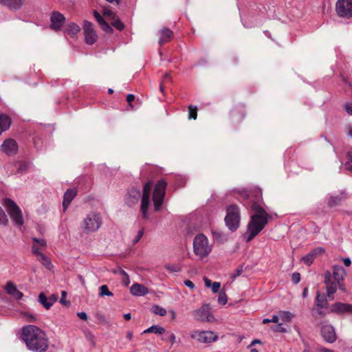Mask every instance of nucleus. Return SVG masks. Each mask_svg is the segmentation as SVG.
Listing matches in <instances>:
<instances>
[{"label":"nucleus","mask_w":352,"mask_h":352,"mask_svg":"<svg viewBox=\"0 0 352 352\" xmlns=\"http://www.w3.org/2000/svg\"><path fill=\"white\" fill-rule=\"evenodd\" d=\"M22 338L31 351L44 352L48 348V340L45 332L34 325L23 328Z\"/></svg>","instance_id":"1"},{"label":"nucleus","mask_w":352,"mask_h":352,"mask_svg":"<svg viewBox=\"0 0 352 352\" xmlns=\"http://www.w3.org/2000/svg\"><path fill=\"white\" fill-rule=\"evenodd\" d=\"M257 214L252 216L244 234L246 242H250L267 224L270 215L261 208H255Z\"/></svg>","instance_id":"2"},{"label":"nucleus","mask_w":352,"mask_h":352,"mask_svg":"<svg viewBox=\"0 0 352 352\" xmlns=\"http://www.w3.org/2000/svg\"><path fill=\"white\" fill-rule=\"evenodd\" d=\"M212 250V245L209 243L208 238L203 234H197L193 241V252L199 258H207Z\"/></svg>","instance_id":"3"},{"label":"nucleus","mask_w":352,"mask_h":352,"mask_svg":"<svg viewBox=\"0 0 352 352\" xmlns=\"http://www.w3.org/2000/svg\"><path fill=\"white\" fill-rule=\"evenodd\" d=\"M101 215L97 212L88 214L80 223V228L86 234L96 232L102 226Z\"/></svg>","instance_id":"4"},{"label":"nucleus","mask_w":352,"mask_h":352,"mask_svg":"<svg viewBox=\"0 0 352 352\" xmlns=\"http://www.w3.org/2000/svg\"><path fill=\"white\" fill-rule=\"evenodd\" d=\"M227 214L225 217V222L228 229L231 231H235L240 225V210L234 204L229 205L226 207Z\"/></svg>","instance_id":"5"},{"label":"nucleus","mask_w":352,"mask_h":352,"mask_svg":"<svg viewBox=\"0 0 352 352\" xmlns=\"http://www.w3.org/2000/svg\"><path fill=\"white\" fill-rule=\"evenodd\" d=\"M3 205L15 225L21 226L23 224V218L21 210L16 204L12 199L6 198L3 200Z\"/></svg>","instance_id":"6"},{"label":"nucleus","mask_w":352,"mask_h":352,"mask_svg":"<svg viewBox=\"0 0 352 352\" xmlns=\"http://www.w3.org/2000/svg\"><path fill=\"white\" fill-rule=\"evenodd\" d=\"M166 186L167 183L164 179L158 181L155 186L153 193V201L155 211H159L161 209L165 197Z\"/></svg>","instance_id":"7"},{"label":"nucleus","mask_w":352,"mask_h":352,"mask_svg":"<svg viewBox=\"0 0 352 352\" xmlns=\"http://www.w3.org/2000/svg\"><path fill=\"white\" fill-rule=\"evenodd\" d=\"M324 283L326 285L327 297L331 300L334 298L333 294L338 288L342 291L345 290L343 283H338L336 280L332 279V276L330 272H327L325 273Z\"/></svg>","instance_id":"8"},{"label":"nucleus","mask_w":352,"mask_h":352,"mask_svg":"<svg viewBox=\"0 0 352 352\" xmlns=\"http://www.w3.org/2000/svg\"><path fill=\"white\" fill-rule=\"evenodd\" d=\"M194 318L199 322H214L216 319L211 314L210 307L208 305H203L200 308L193 311Z\"/></svg>","instance_id":"9"},{"label":"nucleus","mask_w":352,"mask_h":352,"mask_svg":"<svg viewBox=\"0 0 352 352\" xmlns=\"http://www.w3.org/2000/svg\"><path fill=\"white\" fill-rule=\"evenodd\" d=\"M153 184L151 182L146 183L143 188L142 197L141 201L140 211L142 218L147 219L148 217V209L150 206V194Z\"/></svg>","instance_id":"10"},{"label":"nucleus","mask_w":352,"mask_h":352,"mask_svg":"<svg viewBox=\"0 0 352 352\" xmlns=\"http://www.w3.org/2000/svg\"><path fill=\"white\" fill-rule=\"evenodd\" d=\"M191 338L201 343L209 344L217 341L218 336L211 331H193Z\"/></svg>","instance_id":"11"},{"label":"nucleus","mask_w":352,"mask_h":352,"mask_svg":"<svg viewBox=\"0 0 352 352\" xmlns=\"http://www.w3.org/2000/svg\"><path fill=\"white\" fill-rule=\"evenodd\" d=\"M336 11L340 17H352V0H338L336 3Z\"/></svg>","instance_id":"12"},{"label":"nucleus","mask_w":352,"mask_h":352,"mask_svg":"<svg viewBox=\"0 0 352 352\" xmlns=\"http://www.w3.org/2000/svg\"><path fill=\"white\" fill-rule=\"evenodd\" d=\"M85 42L88 45H93L96 42L98 36L94 29V25L89 21H85L83 25Z\"/></svg>","instance_id":"13"},{"label":"nucleus","mask_w":352,"mask_h":352,"mask_svg":"<svg viewBox=\"0 0 352 352\" xmlns=\"http://www.w3.org/2000/svg\"><path fill=\"white\" fill-rule=\"evenodd\" d=\"M1 150L8 155H14L18 151V144L14 139L8 138L1 144Z\"/></svg>","instance_id":"14"},{"label":"nucleus","mask_w":352,"mask_h":352,"mask_svg":"<svg viewBox=\"0 0 352 352\" xmlns=\"http://www.w3.org/2000/svg\"><path fill=\"white\" fill-rule=\"evenodd\" d=\"M51 25L50 28L55 30H60L63 25L65 18V16L58 12H53L50 17Z\"/></svg>","instance_id":"15"},{"label":"nucleus","mask_w":352,"mask_h":352,"mask_svg":"<svg viewBox=\"0 0 352 352\" xmlns=\"http://www.w3.org/2000/svg\"><path fill=\"white\" fill-rule=\"evenodd\" d=\"M3 289L16 300H21L23 296V294L17 289L16 285L12 281L7 282Z\"/></svg>","instance_id":"16"},{"label":"nucleus","mask_w":352,"mask_h":352,"mask_svg":"<svg viewBox=\"0 0 352 352\" xmlns=\"http://www.w3.org/2000/svg\"><path fill=\"white\" fill-rule=\"evenodd\" d=\"M321 333L323 338L328 342H333L336 336L333 327L331 325H324L322 327Z\"/></svg>","instance_id":"17"},{"label":"nucleus","mask_w":352,"mask_h":352,"mask_svg":"<svg viewBox=\"0 0 352 352\" xmlns=\"http://www.w3.org/2000/svg\"><path fill=\"white\" fill-rule=\"evenodd\" d=\"M332 311L338 314H352V304L336 302L331 307Z\"/></svg>","instance_id":"18"},{"label":"nucleus","mask_w":352,"mask_h":352,"mask_svg":"<svg viewBox=\"0 0 352 352\" xmlns=\"http://www.w3.org/2000/svg\"><path fill=\"white\" fill-rule=\"evenodd\" d=\"M160 39L159 44L162 45L165 43L169 42L173 38V32L168 28H164L159 31Z\"/></svg>","instance_id":"19"},{"label":"nucleus","mask_w":352,"mask_h":352,"mask_svg":"<svg viewBox=\"0 0 352 352\" xmlns=\"http://www.w3.org/2000/svg\"><path fill=\"white\" fill-rule=\"evenodd\" d=\"M140 191L135 188H132L128 192V195L126 198V203L130 205L135 204L140 198Z\"/></svg>","instance_id":"20"},{"label":"nucleus","mask_w":352,"mask_h":352,"mask_svg":"<svg viewBox=\"0 0 352 352\" xmlns=\"http://www.w3.org/2000/svg\"><path fill=\"white\" fill-rule=\"evenodd\" d=\"M130 292L133 296H142L146 295L148 293V289L147 287L141 284L134 283L131 287Z\"/></svg>","instance_id":"21"},{"label":"nucleus","mask_w":352,"mask_h":352,"mask_svg":"<svg viewBox=\"0 0 352 352\" xmlns=\"http://www.w3.org/2000/svg\"><path fill=\"white\" fill-rule=\"evenodd\" d=\"M345 274V270L342 266H333V273L331 274L332 279L336 280L338 283H342Z\"/></svg>","instance_id":"22"},{"label":"nucleus","mask_w":352,"mask_h":352,"mask_svg":"<svg viewBox=\"0 0 352 352\" xmlns=\"http://www.w3.org/2000/svg\"><path fill=\"white\" fill-rule=\"evenodd\" d=\"M77 191L74 189H68L64 194L63 206L65 210L69 206L72 201L76 196Z\"/></svg>","instance_id":"23"},{"label":"nucleus","mask_w":352,"mask_h":352,"mask_svg":"<svg viewBox=\"0 0 352 352\" xmlns=\"http://www.w3.org/2000/svg\"><path fill=\"white\" fill-rule=\"evenodd\" d=\"M0 3L7 6L12 10H16L22 6L23 0H0Z\"/></svg>","instance_id":"24"},{"label":"nucleus","mask_w":352,"mask_h":352,"mask_svg":"<svg viewBox=\"0 0 352 352\" xmlns=\"http://www.w3.org/2000/svg\"><path fill=\"white\" fill-rule=\"evenodd\" d=\"M11 124V120L8 116L0 115V135L7 131Z\"/></svg>","instance_id":"25"},{"label":"nucleus","mask_w":352,"mask_h":352,"mask_svg":"<svg viewBox=\"0 0 352 352\" xmlns=\"http://www.w3.org/2000/svg\"><path fill=\"white\" fill-rule=\"evenodd\" d=\"M38 301L41 304L43 305V307L46 309H49L54 302H55L54 300L52 298H47L46 296L43 293H41L38 296Z\"/></svg>","instance_id":"26"},{"label":"nucleus","mask_w":352,"mask_h":352,"mask_svg":"<svg viewBox=\"0 0 352 352\" xmlns=\"http://www.w3.org/2000/svg\"><path fill=\"white\" fill-rule=\"evenodd\" d=\"M36 259L47 269L51 270L52 268L53 265L50 259L44 254L42 253L41 254H39V256L36 257Z\"/></svg>","instance_id":"27"},{"label":"nucleus","mask_w":352,"mask_h":352,"mask_svg":"<svg viewBox=\"0 0 352 352\" xmlns=\"http://www.w3.org/2000/svg\"><path fill=\"white\" fill-rule=\"evenodd\" d=\"M144 333H154L155 334L162 335L165 333V329L158 325H153L144 331Z\"/></svg>","instance_id":"28"},{"label":"nucleus","mask_w":352,"mask_h":352,"mask_svg":"<svg viewBox=\"0 0 352 352\" xmlns=\"http://www.w3.org/2000/svg\"><path fill=\"white\" fill-rule=\"evenodd\" d=\"M342 199L343 197L342 195L330 196L328 200V205L330 207H333L340 205Z\"/></svg>","instance_id":"29"},{"label":"nucleus","mask_w":352,"mask_h":352,"mask_svg":"<svg viewBox=\"0 0 352 352\" xmlns=\"http://www.w3.org/2000/svg\"><path fill=\"white\" fill-rule=\"evenodd\" d=\"M278 314H279L280 318L283 322H291L292 320L293 319V318L294 317V315L293 314H292L289 311H280L278 312Z\"/></svg>","instance_id":"30"},{"label":"nucleus","mask_w":352,"mask_h":352,"mask_svg":"<svg viewBox=\"0 0 352 352\" xmlns=\"http://www.w3.org/2000/svg\"><path fill=\"white\" fill-rule=\"evenodd\" d=\"M316 302L318 307L321 308L325 307L327 305V299L324 295H320V292H317Z\"/></svg>","instance_id":"31"},{"label":"nucleus","mask_w":352,"mask_h":352,"mask_svg":"<svg viewBox=\"0 0 352 352\" xmlns=\"http://www.w3.org/2000/svg\"><path fill=\"white\" fill-rule=\"evenodd\" d=\"M79 31H80L79 26L74 23H70L67 28V34L71 36H74V35L76 34Z\"/></svg>","instance_id":"32"},{"label":"nucleus","mask_w":352,"mask_h":352,"mask_svg":"<svg viewBox=\"0 0 352 352\" xmlns=\"http://www.w3.org/2000/svg\"><path fill=\"white\" fill-rule=\"evenodd\" d=\"M165 268L170 272H179L182 270L181 265L176 263H168L165 265Z\"/></svg>","instance_id":"33"},{"label":"nucleus","mask_w":352,"mask_h":352,"mask_svg":"<svg viewBox=\"0 0 352 352\" xmlns=\"http://www.w3.org/2000/svg\"><path fill=\"white\" fill-rule=\"evenodd\" d=\"M152 311L153 314L160 316H164L167 313L164 308L157 305L152 307Z\"/></svg>","instance_id":"34"},{"label":"nucleus","mask_w":352,"mask_h":352,"mask_svg":"<svg viewBox=\"0 0 352 352\" xmlns=\"http://www.w3.org/2000/svg\"><path fill=\"white\" fill-rule=\"evenodd\" d=\"M102 14H103V16L104 17H106L107 19H108L109 20L112 21L113 19H114L116 17V14L112 10L109 9V8H104V9L102 10Z\"/></svg>","instance_id":"35"},{"label":"nucleus","mask_w":352,"mask_h":352,"mask_svg":"<svg viewBox=\"0 0 352 352\" xmlns=\"http://www.w3.org/2000/svg\"><path fill=\"white\" fill-rule=\"evenodd\" d=\"M100 293L99 295L100 296H113V293L109 291L107 285H103L100 287Z\"/></svg>","instance_id":"36"},{"label":"nucleus","mask_w":352,"mask_h":352,"mask_svg":"<svg viewBox=\"0 0 352 352\" xmlns=\"http://www.w3.org/2000/svg\"><path fill=\"white\" fill-rule=\"evenodd\" d=\"M197 108L192 105L188 107V118L189 119H197Z\"/></svg>","instance_id":"37"},{"label":"nucleus","mask_w":352,"mask_h":352,"mask_svg":"<svg viewBox=\"0 0 352 352\" xmlns=\"http://www.w3.org/2000/svg\"><path fill=\"white\" fill-rule=\"evenodd\" d=\"M111 25L118 30H122L124 28L122 22L116 17L111 21Z\"/></svg>","instance_id":"38"},{"label":"nucleus","mask_w":352,"mask_h":352,"mask_svg":"<svg viewBox=\"0 0 352 352\" xmlns=\"http://www.w3.org/2000/svg\"><path fill=\"white\" fill-rule=\"evenodd\" d=\"M45 248H41L40 246H38L37 244H33L32 245V254L36 256L37 257L38 256H39V254H42V251L44 250Z\"/></svg>","instance_id":"39"},{"label":"nucleus","mask_w":352,"mask_h":352,"mask_svg":"<svg viewBox=\"0 0 352 352\" xmlns=\"http://www.w3.org/2000/svg\"><path fill=\"white\" fill-rule=\"evenodd\" d=\"M314 259L315 258L309 253H308L307 255L302 258V261L307 265H311L313 263Z\"/></svg>","instance_id":"40"},{"label":"nucleus","mask_w":352,"mask_h":352,"mask_svg":"<svg viewBox=\"0 0 352 352\" xmlns=\"http://www.w3.org/2000/svg\"><path fill=\"white\" fill-rule=\"evenodd\" d=\"M8 223V217L4 212L3 210L0 206V223L3 225H7Z\"/></svg>","instance_id":"41"},{"label":"nucleus","mask_w":352,"mask_h":352,"mask_svg":"<svg viewBox=\"0 0 352 352\" xmlns=\"http://www.w3.org/2000/svg\"><path fill=\"white\" fill-rule=\"evenodd\" d=\"M324 252V249L321 247L316 248L309 252L310 254L315 258L316 256L322 254Z\"/></svg>","instance_id":"42"},{"label":"nucleus","mask_w":352,"mask_h":352,"mask_svg":"<svg viewBox=\"0 0 352 352\" xmlns=\"http://www.w3.org/2000/svg\"><path fill=\"white\" fill-rule=\"evenodd\" d=\"M28 168V164L26 162H20L18 164L17 172L22 173L26 171Z\"/></svg>","instance_id":"43"},{"label":"nucleus","mask_w":352,"mask_h":352,"mask_svg":"<svg viewBox=\"0 0 352 352\" xmlns=\"http://www.w3.org/2000/svg\"><path fill=\"white\" fill-rule=\"evenodd\" d=\"M34 244H37L41 248H45L47 243L44 239H38L37 238H33Z\"/></svg>","instance_id":"44"},{"label":"nucleus","mask_w":352,"mask_h":352,"mask_svg":"<svg viewBox=\"0 0 352 352\" xmlns=\"http://www.w3.org/2000/svg\"><path fill=\"white\" fill-rule=\"evenodd\" d=\"M346 168L352 172V153L348 155V161L345 164Z\"/></svg>","instance_id":"45"},{"label":"nucleus","mask_w":352,"mask_h":352,"mask_svg":"<svg viewBox=\"0 0 352 352\" xmlns=\"http://www.w3.org/2000/svg\"><path fill=\"white\" fill-rule=\"evenodd\" d=\"M218 302L221 305H225L227 302V296L224 292H221L219 294L218 296Z\"/></svg>","instance_id":"46"},{"label":"nucleus","mask_w":352,"mask_h":352,"mask_svg":"<svg viewBox=\"0 0 352 352\" xmlns=\"http://www.w3.org/2000/svg\"><path fill=\"white\" fill-rule=\"evenodd\" d=\"M101 28L107 32H112V28H111V26L105 21V20L100 25Z\"/></svg>","instance_id":"47"},{"label":"nucleus","mask_w":352,"mask_h":352,"mask_svg":"<svg viewBox=\"0 0 352 352\" xmlns=\"http://www.w3.org/2000/svg\"><path fill=\"white\" fill-rule=\"evenodd\" d=\"M272 330L277 332H285L287 330L282 324H278L272 327Z\"/></svg>","instance_id":"48"},{"label":"nucleus","mask_w":352,"mask_h":352,"mask_svg":"<svg viewBox=\"0 0 352 352\" xmlns=\"http://www.w3.org/2000/svg\"><path fill=\"white\" fill-rule=\"evenodd\" d=\"M94 16L99 25L104 21L102 16L96 10L94 11Z\"/></svg>","instance_id":"49"},{"label":"nucleus","mask_w":352,"mask_h":352,"mask_svg":"<svg viewBox=\"0 0 352 352\" xmlns=\"http://www.w3.org/2000/svg\"><path fill=\"white\" fill-rule=\"evenodd\" d=\"M292 280L294 283L297 284L300 280V274L298 272H295L292 276Z\"/></svg>","instance_id":"50"},{"label":"nucleus","mask_w":352,"mask_h":352,"mask_svg":"<svg viewBox=\"0 0 352 352\" xmlns=\"http://www.w3.org/2000/svg\"><path fill=\"white\" fill-rule=\"evenodd\" d=\"M221 287V284L219 282H214L211 286L212 290L214 293H217Z\"/></svg>","instance_id":"51"},{"label":"nucleus","mask_w":352,"mask_h":352,"mask_svg":"<svg viewBox=\"0 0 352 352\" xmlns=\"http://www.w3.org/2000/svg\"><path fill=\"white\" fill-rule=\"evenodd\" d=\"M344 109L349 115L352 116V102L346 103Z\"/></svg>","instance_id":"52"},{"label":"nucleus","mask_w":352,"mask_h":352,"mask_svg":"<svg viewBox=\"0 0 352 352\" xmlns=\"http://www.w3.org/2000/svg\"><path fill=\"white\" fill-rule=\"evenodd\" d=\"M143 234H144V230L142 229V230H139L138 232V235L136 236L135 239H134V241H133L134 243H138L141 239Z\"/></svg>","instance_id":"53"},{"label":"nucleus","mask_w":352,"mask_h":352,"mask_svg":"<svg viewBox=\"0 0 352 352\" xmlns=\"http://www.w3.org/2000/svg\"><path fill=\"white\" fill-rule=\"evenodd\" d=\"M167 339L170 341V344L173 345L175 342V335L173 333H170Z\"/></svg>","instance_id":"54"},{"label":"nucleus","mask_w":352,"mask_h":352,"mask_svg":"<svg viewBox=\"0 0 352 352\" xmlns=\"http://www.w3.org/2000/svg\"><path fill=\"white\" fill-rule=\"evenodd\" d=\"M184 285L191 289H193L195 288V284L190 280H186L184 281Z\"/></svg>","instance_id":"55"},{"label":"nucleus","mask_w":352,"mask_h":352,"mask_svg":"<svg viewBox=\"0 0 352 352\" xmlns=\"http://www.w3.org/2000/svg\"><path fill=\"white\" fill-rule=\"evenodd\" d=\"M77 316L79 318H80L81 320H87V315L85 312H78L77 313Z\"/></svg>","instance_id":"56"},{"label":"nucleus","mask_w":352,"mask_h":352,"mask_svg":"<svg viewBox=\"0 0 352 352\" xmlns=\"http://www.w3.org/2000/svg\"><path fill=\"white\" fill-rule=\"evenodd\" d=\"M122 283L125 285V286H128L129 283H130V280H129V277L128 275H126L123 277L122 278Z\"/></svg>","instance_id":"57"},{"label":"nucleus","mask_w":352,"mask_h":352,"mask_svg":"<svg viewBox=\"0 0 352 352\" xmlns=\"http://www.w3.org/2000/svg\"><path fill=\"white\" fill-rule=\"evenodd\" d=\"M135 100V96L133 94H129L126 96V101L129 104H131V103Z\"/></svg>","instance_id":"58"},{"label":"nucleus","mask_w":352,"mask_h":352,"mask_svg":"<svg viewBox=\"0 0 352 352\" xmlns=\"http://www.w3.org/2000/svg\"><path fill=\"white\" fill-rule=\"evenodd\" d=\"M280 319V318L279 314H278V315H274L272 316V318L271 319V322L278 323Z\"/></svg>","instance_id":"59"},{"label":"nucleus","mask_w":352,"mask_h":352,"mask_svg":"<svg viewBox=\"0 0 352 352\" xmlns=\"http://www.w3.org/2000/svg\"><path fill=\"white\" fill-rule=\"evenodd\" d=\"M242 272H243V267H238L236 270L235 274L233 275V277L236 278V276H240Z\"/></svg>","instance_id":"60"},{"label":"nucleus","mask_w":352,"mask_h":352,"mask_svg":"<svg viewBox=\"0 0 352 352\" xmlns=\"http://www.w3.org/2000/svg\"><path fill=\"white\" fill-rule=\"evenodd\" d=\"M343 263L345 266L349 267L351 264V259L349 258H345L343 259Z\"/></svg>","instance_id":"61"},{"label":"nucleus","mask_w":352,"mask_h":352,"mask_svg":"<svg viewBox=\"0 0 352 352\" xmlns=\"http://www.w3.org/2000/svg\"><path fill=\"white\" fill-rule=\"evenodd\" d=\"M204 282H205V285L207 287H211L212 285V283L211 282L210 280H209L208 278H204Z\"/></svg>","instance_id":"62"},{"label":"nucleus","mask_w":352,"mask_h":352,"mask_svg":"<svg viewBox=\"0 0 352 352\" xmlns=\"http://www.w3.org/2000/svg\"><path fill=\"white\" fill-rule=\"evenodd\" d=\"M261 341L260 340L256 339L254 340L251 344L248 346V348H251L252 346H254L255 344H261Z\"/></svg>","instance_id":"63"},{"label":"nucleus","mask_w":352,"mask_h":352,"mask_svg":"<svg viewBox=\"0 0 352 352\" xmlns=\"http://www.w3.org/2000/svg\"><path fill=\"white\" fill-rule=\"evenodd\" d=\"M319 351H320V352H333L332 351H331V350H329V349H326V348H323V347H322V348H320V349H319Z\"/></svg>","instance_id":"64"}]
</instances>
